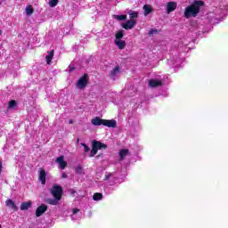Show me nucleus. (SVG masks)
<instances>
[{
    "label": "nucleus",
    "instance_id": "nucleus-15",
    "mask_svg": "<svg viewBox=\"0 0 228 228\" xmlns=\"http://www.w3.org/2000/svg\"><path fill=\"white\" fill-rule=\"evenodd\" d=\"M53 58H54V50H51L49 52V54L45 56L47 65H51V62L53 61Z\"/></svg>",
    "mask_w": 228,
    "mask_h": 228
},
{
    "label": "nucleus",
    "instance_id": "nucleus-32",
    "mask_svg": "<svg viewBox=\"0 0 228 228\" xmlns=\"http://www.w3.org/2000/svg\"><path fill=\"white\" fill-rule=\"evenodd\" d=\"M62 178H63V179H67V173H63V174H62Z\"/></svg>",
    "mask_w": 228,
    "mask_h": 228
},
{
    "label": "nucleus",
    "instance_id": "nucleus-31",
    "mask_svg": "<svg viewBox=\"0 0 228 228\" xmlns=\"http://www.w3.org/2000/svg\"><path fill=\"white\" fill-rule=\"evenodd\" d=\"M3 172V161H0V175Z\"/></svg>",
    "mask_w": 228,
    "mask_h": 228
},
{
    "label": "nucleus",
    "instance_id": "nucleus-28",
    "mask_svg": "<svg viewBox=\"0 0 228 228\" xmlns=\"http://www.w3.org/2000/svg\"><path fill=\"white\" fill-rule=\"evenodd\" d=\"M156 33H159V30L151 28V29L149 31L148 35H149L150 37H152V35H156Z\"/></svg>",
    "mask_w": 228,
    "mask_h": 228
},
{
    "label": "nucleus",
    "instance_id": "nucleus-18",
    "mask_svg": "<svg viewBox=\"0 0 228 228\" xmlns=\"http://www.w3.org/2000/svg\"><path fill=\"white\" fill-rule=\"evenodd\" d=\"M142 10H144L145 16L149 15L150 13H152V7H151V5L149 4L143 5Z\"/></svg>",
    "mask_w": 228,
    "mask_h": 228
},
{
    "label": "nucleus",
    "instance_id": "nucleus-14",
    "mask_svg": "<svg viewBox=\"0 0 228 228\" xmlns=\"http://www.w3.org/2000/svg\"><path fill=\"white\" fill-rule=\"evenodd\" d=\"M33 206L32 201H27V202H22L20 205V210L21 211H28V208Z\"/></svg>",
    "mask_w": 228,
    "mask_h": 228
},
{
    "label": "nucleus",
    "instance_id": "nucleus-19",
    "mask_svg": "<svg viewBox=\"0 0 228 228\" xmlns=\"http://www.w3.org/2000/svg\"><path fill=\"white\" fill-rule=\"evenodd\" d=\"M128 15L130 17V20H136L134 19H138L139 12L136 11H130Z\"/></svg>",
    "mask_w": 228,
    "mask_h": 228
},
{
    "label": "nucleus",
    "instance_id": "nucleus-10",
    "mask_svg": "<svg viewBox=\"0 0 228 228\" xmlns=\"http://www.w3.org/2000/svg\"><path fill=\"white\" fill-rule=\"evenodd\" d=\"M175 10H177V3H175V2H167V13H172V12H175Z\"/></svg>",
    "mask_w": 228,
    "mask_h": 228
},
{
    "label": "nucleus",
    "instance_id": "nucleus-33",
    "mask_svg": "<svg viewBox=\"0 0 228 228\" xmlns=\"http://www.w3.org/2000/svg\"><path fill=\"white\" fill-rule=\"evenodd\" d=\"M110 177H111V173L108 174L105 177V179H110Z\"/></svg>",
    "mask_w": 228,
    "mask_h": 228
},
{
    "label": "nucleus",
    "instance_id": "nucleus-29",
    "mask_svg": "<svg viewBox=\"0 0 228 228\" xmlns=\"http://www.w3.org/2000/svg\"><path fill=\"white\" fill-rule=\"evenodd\" d=\"M82 171H83V167L81 166H78L76 167L77 174H81Z\"/></svg>",
    "mask_w": 228,
    "mask_h": 228
},
{
    "label": "nucleus",
    "instance_id": "nucleus-30",
    "mask_svg": "<svg viewBox=\"0 0 228 228\" xmlns=\"http://www.w3.org/2000/svg\"><path fill=\"white\" fill-rule=\"evenodd\" d=\"M77 213H79V209L78 208H74L73 209V215H76Z\"/></svg>",
    "mask_w": 228,
    "mask_h": 228
},
{
    "label": "nucleus",
    "instance_id": "nucleus-13",
    "mask_svg": "<svg viewBox=\"0 0 228 228\" xmlns=\"http://www.w3.org/2000/svg\"><path fill=\"white\" fill-rule=\"evenodd\" d=\"M5 206H7V208H12V209H13L14 211L19 210V208H17L15 202L10 199L5 201Z\"/></svg>",
    "mask_w": 228,
    "mask_h": 228
},
{
    "label": "nucleus",
    "instance_id": "nucleus-5",
    "mask_svg": "<svg viewBox=\"0 0 228 228\" xmlns=\"http://www.w3.org/2000/svg\"><path fill=\"white\" fill-rule=\"evenodd\" d=\"M89 81H90V77H88V74L85 73L77 80V88H78V90H84V88H86V86L88 85Z\"/></svg>",
    "mask_w": 228,
    "mask_h": 228
},
{
    "label": "nucleus",
    "instance_id": "nucleus-38",
    "mask_svg": "<svg viewBox=\"0 0 228 228\" xmlns=\"http://www.w3.org/2000/svg\"><path fill=\"white\" fill-rule=\"evenodd\" d=\"M0 228H3V226L0 224Z\"/></svg>",
    "mask_w": 228,
    "mask_h": 228
},
{
    "label": "nucleus",
    "instance_id": "nucleus-34",
    "mask_svg": "<svg viewBox=\"0 0 228 228\" xmlns=\"http://www.w3.org/2000/svg\"><path fill=\"white\" fill-rule=\"evenodd\" d=\"M76 69V68H71L70 69H69V72H72V70H75Z\"/></svg>",
    "mask_w": 228,
    "mask_h": 228
},
{
    "label": "nucleus",
    "instance_id": "nucleus-11",
    "mask_svg": "<svg viewBox=\"0 0 228 228\" xmlns=\"http://www.w3.org/2000/svg\"><path fill=\"white\" fill-rule=\"evenodd\" d=\"M60 199L58 198H48L45 200L46 204H50V206H58L60 204Z\"/></svg>",
    "mask_w": 228,
    "mask_h": 228
},
{
    "label": "nucleus",
    "instance_id": "nucleus-12",
    "mask_svg": "<svg viewBox=\"0 0 228 228\" xmlns=\"http://www.w3.org/2000/svg\"><path fill=\"white\" fill-rule=\"evenodd\" d=\"M45 177H47V174L45 173V169L41 168L39 171V181H41L42 184H45Z\"/></svg>",
    "mask_w": 228,
    "mask_h": 228
},
{
    "label": "nucleus",
    "instance_id": "nucleus-26",
    "mask_svg": "<svg viewBox=\"0 0 228 228\" xmlns=\"http://www.w3.org/2000/svg\"><path fill=\"white\" fill-rule=\"evenodd\" d=\"M115 18L117 19V20H126V19H127V15L126 14L116 15Z\"/></svg>",
    "mask_w": 228,
    "mask_h": 228
},
{
    "label": "nucleus",
    "instance_id": "nucleus-21",
    "mask_svg": "<svg viewBox=\"0 0 228 228\" xmlns=\"http://www.w3.org/2000/svg\"><path fill=\"white\" fill-rule=\"evenodd\" d=\"M127 154H129V150L127 149L120 150L119 151L120 161H122V159H124V158H126Z\"/></svg>",
    "mask_w": 228,
    "mask_h": 228
},
{
    "label": "nucleus",
    "instance_id": "nucleus-27",
    "mask_svg": "<svg viewBox=\"0 0 228 228\" xmlns=\"http://www.w3.org/2000/svg\"><path fill=\"white\" fill-rule=\"evenodd\" d=\"M82 147H84V152H90V147L85 142H81Z\"/></svg>",
    "mask_w": 228,
    "mask_h": 228
},
{
    "label": "nucleus",
    "instance_id": "nucleus-8",
    "mask_svg": "<svg viewBox=\"0 0 228 228\" xmlns=\"http://www.w3.org/2000/svg\"><path fill=\"white\" fill-rule=\"evenodd\" d=\"M159 86H163V81L158 80V79L149 80V87L150 88H158Z\"/></svg>",
    "mask_w": 228,
    "mask_h": 228
},
{
    "label": "nucleus",
    "instance_id": "nucleus-36",
    "mask_svg": "<svg viewBox=\"0 0 228 228\" xmlns=\"http://www.w3.org/2000/svg\"><path fill=\"white\" fill-rule=\"evenodd\" d=\"M2 35H3V30L0 29V36H2Z\"/></svg>",
    "mask_w": 228,
    "mask_h": 228
},
{
    "label": "nucleus",
    "instance_id": "nucleus-25",
    "mask_svg": "<svg viewBox=\"0 0 228 228\" xmlns=\"http://www.w3.org/2000/svg\"><path fill=\"white\" fill-rule=\"evenodd\" d=\"M15 106H17V101L12 100L9 102L8 110H12V109L15 108Z\"/></svg>",
    "mask_w": 228,
    "mask_h": 228
},
{
    "label": "nucleus",
    "instance_id": "nucleus-37",
    "mask_svg": "<svg viewBox=\"0 0 228 228\" xmlns=\"http://www.w3.org/2000/svg\"><path fill=\"white\" fill-rule=\"evenodd\" d=\"M100 156H102V155H97V157H96V158H100Z\"/></svg>",
    "mask_w": 228,
    "mask_h": 228
},
{
    "label": "nucleus",
    "instance_id": "nucleus-7",
    "mask_svg": "<svg viewBox=\"0 0 228 228\" xmlns=\"http://www.w3.org/2000/svg\"><path fill=\"white\" fill-rule=\"evenodd\" d=\"M47 209H48V207L45 204H42L41 206L37 207V208L36 209V216L37 218L42 216V215H44V213H45Z\"/></svg>",
    "mask_w": 228,
    "mask_h": 228
},
{
    "label": "nucleus",
    "instance_id": "nucleus-17",
    "mask_svg": "<svg viewBox=\"0 0 228 228\" xmlns=\"http://www.w3.org/2000/svg\"><path fill=\"white\" fill-rule=\"evenodd\" d=\"M122 38H124V30H118L115 34L114 41L122 40Z\"/></svg>",
    "mask_w": 228,
    "mask_h": 228
},
{
    "label": "nucleus",
    "instance_id": "nucleus-9",
    "mask_svg": "<svg viewBox=\"0 0 228 228\" xmlns=\"http://www.w3.org/2000/svg\"><path fill=\"white\" fill-rule=\"evenodd\" d=\"M134 26H136V20H127L126 23L122 24V28H124V29L129 30V29H133V28H134Z\"/></svg>",
    "mask_w": 228,
    "mask_h": 228
},
{
    "label": "nucleus",
    "instance_id": "nucleus-22",
    "mask_svg": "<svg viewBox=\"0 0 228 228\" xmlns=\"http://www.w3.org/2000/svg\"><path fill=\"white\" fill-rule=\"evenodd\" d=\"M25 12L27 15H33V13H35V9H33V5H28L25 8Z\"/></svg>",
    "mask_w": 228,
    "mask_h": 228
},
{
    "label": "nucleus",
    "instance_id": "nucleus-4",
    "mask_svg": "<svg viewBox=\"0 0 228 228\" xmlns=\"http://www.w3.org/2000/svg\"><path fill=\"white\" fill-rule=\"evenodd\" d=\"M50 193L53 195V199L61 200L63 197V187H61V185L53 184L50 190Z\"/></svg>",
    "mask_w": 228,
    "mask_h": 228
},
{
    "label": "nucleus",
    "instance_id": "nucleus-35",
    "mask_svg": "<svg viewBox=\"0 0 228 228\" xmlns=\"http://www.w3.org/2000/svg\"><path fill=\"white\" fill-rule=\"evenodd\" d=\"M69 124H74V120L69 119Z\"/></svg>",
    "mask_w": 228,
    "mask_h": 228
},
{
    "label": "nucleus",
    "instance_id": "nucleus-3",
    "mask_svg": "<svg viewBox=\"0 0 228 228\" xmlns=\"http://www.w3.org/2000/svg\"><path fill=\"white\" fill-rule=\"evenodd\" d=\"M102 149H108V145L97 141L94 140L92 141V149L90 151L89 158H94L99 152V151H102Z\"/></svg>",
    "mask_w": 228,
    "mask_h": 228
},
{
    "label": "nucleus",
    "instance_id": "nucleus-1",
    "mask_svg": "<svg viewBox=\"0 0 228 228\" xmlns=\"http://www.w3.org/2000/svg\"><path fill=\"white\" fill-rule=\"evenodd\" d=\"M200 6H204V2L196 1L192 4L187 6L184 11L185 19H190V17H196L200 13Z\"/></svg>",
    "mask_w": 228,
    "mask_h": 228
},
{
    "label": "nucleus",
    "instance_id": "nucleus-20",
    "mask_svg": "<svg viewBox=\"0 0 228 228\" xmlns=\"http://www.w3.org/2000/svg\"><path fill=\"white\" fill-rule=\"evenodd\" d=\"M120 72V67L116 66L111 71H110V77L114 78L117 74Z\"/></svg>",
    "mask_w": 228,
    "mask_h": 228
},
{
    "label": "nucleus",
    "instance_id": "nucleus-24",
    "mask_svg": "<svg viewBox=\"0 0 228 228\" xmlns=\"http://www.w3.org/2000/svg\"><path fill=\"white\" fill-rule=\"evenodd\" d=\"M58 3H60V0H49V6L54 8L55 6H58Z\"/></svg>",
    "mask_w": 228,
    "mask_h": 228
},
{
    "label": "nucleus",
    "instance_id": "nucleus-23",
    "mask_svg": "<svg viewBox=\"0 0 228 228\" xmlns=\"http://www.w3.org/2000/svg\"><path fill=\"white\" fill-rule=\"evenodd\" d=\"M93 200L95 201L102 200V193L96 192L93 195Z\"/></svg>",
    "mask_w": 228,
    "mask_h": 228
},
{
    "label": "nucleus",
    "instance_id": "nucleus-2",
    "mask_svg": "<svg viewBox=\"0 0 228 228\" xmlns=\"http://www.w3.org/2000/svg\"><path fill=\"white\" fill-rule=\"evenodd\" d=\"M93 126H105V127H117V121L115 119H102L99 117H95L91 120Z\"/></svg>",
    "mask_w": 228,
    "mask_h": 228
},
{
    "label": "nucleus",
    "instance_id": "nucleus-6",
    "mask_svg": "<svg viewBox=\"0 0 228 228\" xmlns=\"http://www.w3.org/2000/svg\"><path fill=\"white\" fill-rule=\"evenodd\" d=\"M55 163H58L61 170H65L67 167V161H65V157L63 155L58 157L55 160Z\"/></svg>",
    "mask_w": 228,
    "mask_h": 228
},
{
    "label": "nucleus",
    "instance_id": "nucleus-16",
    "mask_svg": "<svg viewBox=\"0 0 228 228\" xmlns=\"http://www.w3.org/2000/svg\"><path fill=\"white\" fill-rule=\"evenodd\" d=\"M115 45L118 46L120 51L126 49V42L123 40L114 41Z\"/></svg>",
    "mask_w": 228,
    "mask_h": 228
}]
</instances>
